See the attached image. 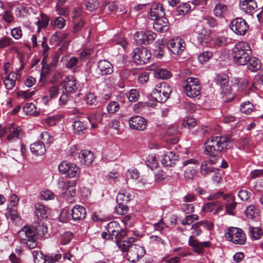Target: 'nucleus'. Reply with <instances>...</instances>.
<instances>
[{"label":"nucleus","instance_id":"obj_38","mask_svg":"<svg viewBox=\"0 0 263 263\" xmlns=\"http://www.w3.org/2000/svg\"><path fill=\"white\" fill-rule=\"evenodd\" d=\"M33 229L35 232V234H37L40 236H43L47 232V227L42 222H39L34 224Z\"/></svg>","mask_w":263,"mask_h":263},{"label":"nucleus","instance_id":"obj_3","mask_svg":"<svg viewBox=\"0 0 263 263\" xmlns=\"http://www.w3.org/2000/svg\"><path fill=\"white\" fill-rule=\"evenodd\" d=\"M133 198V192L130 190L121 189L116 197L118 205L115 208V211L118 215H124L128 211L126 205Z\"/></svg>","mask_w":263,"mask_h":263},{"label":"nucleus","instance_id":"obj_12","mask_svg":"<svg viewBox=\"0 0 263 263\" xmlns=\"http://www.w3.org/2000/svg\"><path fill=\"white\" fill-rule=\"evenodd\" d=\"M167 48L174 54H181L185 48V42L180 37L171 40L167 44Z\"/></svg>","mask_w":263,"mask_h":263},{"label":"nucleus","instance_id":"obj_43","mask_svg":"<svg viewBox=\"0 0 263 263\" xmlns=\"http://www.w3.org/2000/svg\"><path fill=\"white\" fill-rule=\"evenodd\" d=\"M154 53L156 58L161 59L164 54V46L163 43L160 41H157L155 44Z\"/></svg>","mask_w":263,"mask_h":263},{"label":"nucleus","instance_id":"obj_60","mask_svg":"<svg viewBox=\"0 0 263 263\" xmlns=\"http://www.w3.org/2000/svg\"><path fill=\"white\" fill-rule=\"evenodd\" d=\"M32 255L35 263H44L45 255L41 251L34 250L32 252Z\"/></svg>","mask_w":263,"mask_h":263},{"label":"nucleus","instance_id":"obj_62","mask_svg":"<svg viewBox=\"0 0 263 263\" xmlns=\"http://www.w3.org/2000/svg\"><path fill=\"white\" fill-rule=\"evenodd\" d=\"M14 41L11 38L8 36H4L0 39V49L4 48L13 45Z\"/></svg>","mask_w":263,"mask_h":263},{"label":"nucleus","instance_id":"obj_2","mask_svg":"<svg viewBox=\"0 0 263 263\" xmlns=\"http://www.w3.org/2000/svg\"><path fill=\"white\" fill-rule=\"evenodd\" d=\"M20 243L29 249L35 248L37 245L35 232L33 227L24 226L18 232Z\"/></svg>","mask_w":263,"mask_h":263},{"label":"nucleus","instance_id":"obj_49","mask_svg":"<svg viewBox=\"0 0 263 263\" xmlns=\"http://www.w3.org/2000/svg\"><path fill=\"white\" fill-rule=\"evenodd\" d=\"M146 165L152 170L156 169L158 166V163L157 161L156 156L153 155H149L146 160Z\"/></svg>","mask_w":263,"mask_h":263},{"label":"nucleus","instance_id":"obj_8","mask_svg":"<svg viewBox=\"0 0 263 263\" xmlns=\"http://www.w3.org/2000/svg\"><path fill=\"white\" fill-rule=\"evenodd\" d=\"M201 85L199 80L193 77L188 78L185 81L183 90L186 95L190 98H195L200 93Z\"/></svg>","mask_w":263,"mask_h":263},{"label":"nucleus","instance_id":"obj_59","mask_svg":"<svg viewBox=\"0 0 263 263\" xmlns=\"http://www.w3.org/2000/svg\"><path fill=\"white\" fill-rule=\"evenodd\" d=\"M199 219V216L197 215L192 214L186 216L181 221V223L183 225H190L192 224L194 221L198 220Z\"/></svg>","mask_w":263,"mask_h":263},{"label":"nucleus","instance_id":"obj_53","mask_svg":"<svg viewBox=\"0 0 263 263\" xmlns=\"http://www.w3.org/2000/svg\"><path fill=\"white\" fill-rule=\"evenodd\" d=\"M76 181H68L65 183L64 187L67 189L68 191L69 194L73 197L75 196L76 193Z\"/></svg>","mask_w":263,"mask_h":263},{"label":"nucleus","instance_id":"obj_42","mask_svg":"<svg viewBox=\"0 0 263 263\" xmlns=\"http://www.w3.org/2000/svg\"><path fill=\"white\" fill-rule=\"evenodd\" d=\"M98 0H86L84 2V5L86 10L92 12L97 9L99 7Z\"/></svg>","mask_w":263,"mask_h":263},{"label":"nucleus","instance_id":"obj_58","mask_svg":"<svg viewBox=\"0 0 263 263\" xmlns=\"http://www.w3.org/2000/svg\"><path fill=\"white\" fill-rule=\"evenodd\" d=\"M60 118L59 116H51L44 119L45 123L49 126H52L59 121Z\"/></svg>","mask_w":263,"mask_h":263},{"label":"nucleus","instance_id":"obj_40","mask_svg":"<svg viewBox=\"0 0 263 263\" xmlns=\"http://www.w3.org/2000/svg\"><path fill=\"white\" fill-rule=\"evenodd\" d=\"M191 10L190 5L187 3H182L176 8L177 15H184L187 14Z\"/></svg>","mask_w":263,"mask_h":263},{"label":"nucleus","instance_id":"obj_31","mask_svg":"<svg viewBox=\"0 0 263 263\" xmlns=\"http://www.w3.org/2000/svg\"><path fill=\"white\" fill-rule=\"evenodd\" d=\"M74 133L78 135L85 134L87 129L86 123L80 120L75 121L72 124Z\"/></svg>","mask_w":263,"mask_h":263},{"label":"nucleus","instance_id":"obj_27","mask_svg":"<svg viewBox=\"0 0 263 263\" xmlns=\"http://www.w3.org/2000/svg\"><path fill=\"white\" fill-rule=\"evenodd\" d=\"M17 79V74L15 72H11L8 75L3 77L5 87L8 90H12L15 85Z\"/></svg>","mask_w":263,"mask_h":263},{"label":"nucleus","instance_id":"obj_34","mask_svg":"<svg viewBox=\"0 0 263 263\" xmlns=\"http://www.w3.org/2000/svg\"><path fill=\"white\" fill-rule=\"evenodd\" d=\"M35 214L39 218H45L48 217V209L44 205L37 203L35 205Z\"/></svg>","mask_w":263,"mask_h":263},{"label":"nucleus","instance_id":"obj_1","mask_svg":"<svg viewBox=\"0 0 263 263\" xmlns=\"http://www.w3.org/2000/svg\"><path fill=\"white\" fill-rule=\"evenodd\" d=\"M251 54L250 45L244 41L238 42L232 49L234 61L238 65H246Z\"/></svg>","mask_w":263,"mask_h":263},{"label":"nucleus","instance_id":"obj_18","mask_svg":"<svg viewBox=\"0 0 263 263\" xmlns=\"http://www.w3.org/2000/svg\"><path fill=\"white\" fill-rule=\"evenodd\" d=\"M165 10L161 4H154L152 6L149 13V18L155 20L164 17Z\"/></svg>","mask_w":263,"mask_h":263},{"label":"nucleus","instance_id":"obj_45","mask_svg":"<svg viewBox=\"0 0 263 263\" xmlns=\"http://www.w3.org/2000/svg\"><path fill=\"white\" fill-rule=\"evenodd\" d=\"M60 91V86L57 85L50 87L49 89V96L43 97V100L48 101L52 98L57 97Z\"/></svg>","mask_w":263,"mask_h":263},{"label":"nucleus","instance_id":"obj_14","mask_svg":"<svg viewBox=\"0 0 263 263\" xmlns=\"http://www.w3.org/2000/svg\"><path fill=\"white\" fill-rule=\"evenodd\" d=\"M189 245L193 248L195 252L201 254L204 252V248L211 247V243L209 241L200 242L198 240L194 239L193 236H191L189 240Z\"/></svg>","mask_w":263,"mask_h":263},{"label":"nucleus","instance_id":"obj_30","mask_svg":"<svg viewBox=\"0 0 263 263\" xmlns=\"http://www.w3.org/2000/svg\"><path fill=\"white\" fill-rule=\"evenodd\" d=\"M30 148L31 153L36 156L43 155L46 152V147L43 142H37L31 144Z\"/></svg>","mask_w":263,"mask_h":263},{"label":"nucleus","instance_id":"obj_52","mask_svg":"<svg viewBox=\"0 0 263 263\" xmlns=\"http://www.w3.org/2000/svg\"><path fill=\"white\" fill-rule=\"evenodd\" d=\"M23 110L27 115H33L34 116H37L38 115V114L36 112L35 106L32 103L26 104Z\"/></svg>","mask_w":263,"mask_h":263},{"label":"nucleus","instance_id":"obj_16","mask_svg":"<svg viewBox=\"0 0 263 263\" xmlns=\"http://www.w3.org/2000/svg\"><path fill=\"white\" fill-rule=\"evenodd\" d=\"M214 143V137H211L205 143V151L211 157L210 161L212 163H216L219 158V155H217L216 146Z\"/></svg>","mask_w":263,"mask_h":263},{"label":"nucleus","instance_id":"obj_47","mask_svg":"<svg viewBox=\"0 0 263 263\" xmlns=\"http://www.w3.org/2000/svg\"><path fill=\"white\" fill-rule=\"evenodd\" d=\"M253 109L254 106L250 101L242 102L240 107V111L246 114H250Z\"/></svg>","mask_w":263,"mask_h":263},{"label":"nucleus","instance_id":"obj_9","mask_svg":"<svg viewBox=\"0 0 263 263\" xmlns=\"http://www.w3.org/2000/svg\"><path fill=\"white\" fill-rule=\"evenodd\" d=\"M132 57L137 64L143 65L148 62L151 58V53L146 48L140 47L134 49Z\"/></svg>","mask_w":263,"mask_h":263},{"label":"nucleus","instance_id":"obj_56","mask_svg":"<svg viewBox=\"0 0 263 263\" xmlns=\"http://www.w3.org/2000/svg\"><path fill=\"white\" fill-rule=\"evenodd\" d=\"M212 55V52L208 51H204L198 55V60L201 64H204L207 62Z\"/></svg>","mask_w":263,"mask_h":263},{"label":"nucleus","instance_id":"obj_61","mask_svg":"<svg viewBox=\"0 0 263 263\" xmlns=\"http://www.w3.org/2000/svg\"><path fill=\"white\" fill-rule=\"evenodd\" d=\"M73 163L66 161H62L60 163L58 166L59 172L61 174L64 175L67 173L68 168H70L71 165Z\"/></svg>","mask_w":263,"mask_h":263},{"label":"nucleus","instance_id":"obj_5","mask_svg":"<svg viewBox=\"0 0 263 263\" xmlns=\"http://www.w3.org/2000/svg\"><path fill=\"white\" fill-rule=\"evenodd\" d=\"M226 238L236 245H243L246 241V235L244 231L237 227H230L225 232Z\"/></svg>","mask_w":263,"mask_h":263},{"label":"nucleus","instance_id":"obj_37","mask_svg":"<svg viewBox=\"0 0 263 263\" xmlns=\"http://www.w3.org/2000/svg\"><path fill=\"white\" fill-rule=\"evenodd\" d=\"M155 77L158 79H167L170 78L172 74L168 70L163 68H158L154 72Z\"/></svg>","mask_w":263,"mask_h":263},{"label":"nucleus","instance_id":"obj_13","mask_svg":"<svg viewBox=\"0 0 263 263\" xmlns=\"http://www.w3.org/2000/svg\"><path fill=\"white\" fill-rule=\"evenodd\" d=\"M128 124L132 129L142 131L146 128L147 121L141 116H135L129 118Z\"/></svg>","mask_w":263,"mask_h":263},{"label":"nucleus","instance_id":"obj_7","mask_svg":"<svg viewBox=\"0 0 263 263\" xmlns=\"http://www.w3.org/2000/svg\"><path fill=\"white\" fill-rule=\"evenodd\" d=\"M172 92V89L170 85L165 82L157 85L153 92L154 97L156 101L164 103L169 98Z\"/></svg>","mask_w":263,"mask_h":263},{"label":"nucleus","instance_id":"obj_4","mask_svg":"<svg viewBox=\"0 0 263 263\" xmlns=\"http://www.w3.org/2000/svg\"><path fill=\"white\" fill-rule=\"evenodd\" d=\"M215 82L222 89L221 94L223 95L224 101L230 102L232 101L235 96L234 93H232L231 87L228 85V75L223 73L218 74L215 78Z\"/></svg>","mask_w":263,"mask_h":263},{"label":"nucleus","instance_id":"obj_41","mask_svg":"<svg viewBox=\"0 0 263 263\" xmlns=\"http://www.w3.org/2000/svg\"><path fill=\"white\" fill-rule=\"evenodd\" d=\"M228 10V6L223 4H218L216 5L214 12L216 16L223 17Z\"/></svg>","mask_w":263,"mask_h":263},{"label":"nucleus","instance_id":"obj_29","mask_svg":"<svg viewBox=\"0 0 263 263\" xmlns=\"http://www.w3.org/2000/svg\"><path fill=\"white\" fill-rule=\"evenodd\" d=\"M213 164L210 160L209 162L208 161L202 162L200 166V173L202 176L205 177L212 175L213 172L216 171V168L212 166Z\"/></svg>","mask_w":263,"mask_h":263},{"label":"nucleus","instance_id":"obj_51","mask_svg":"<svg viewBox=\"0 0 263 263\" xmlns=\"http://www.w3.org/2000/svg\"><path fill=\"white\" fill-rule=\"evenodd\" d=\"M41 19L38 20L36 23L39 30L41 28H45L48 26L50 20L49 17L45 14H41Z\"/></svg>","mask_w":263,"mask_h":263},{"label":"nucleus","instance_id":"obj_54","mask_svg":"<svg viewBox=\"0 0 263 263\" xmlns=\"http://www.w3.org/2000/svg\"><path fill=\"white\" fill-rule=\"evenodd\" d=\"M71 101L70 96L67 95V93H65L64 91L60 96L59 100V104L61 107H64L68 105L69 101Z\"/></svg>","mask_w":263,"mask_h":263},{"label":"nucleus","instance_id":"obj_21","mask_svg":"<svg viewBox=\"0 0 263 263\" xmlns=\"http://www.w3.org/2000/svg\"><path fill=\"white\" fill-rule=\"evenodd\" d=\"M9 134L7 136L8 141L16 140L20 139L23 135L22 128L15 124H11L8 127Z\"/></svg>","mask_w":263,"mask_h":263},{"label":"nucleus","instance_id":"obj_20","mask_svg":"<svg viewBox=\"0 0 263 263\" xmlns=\"http://www.w3.org/2000/svg\"><path fill=\"white\" fill-rule=\"evenodd\" d=\"M97 69L101 76L110 74L114 71L112 65L106 60H100L98 62Z\"/></svg>","mask_w":263,"mask_h":263},{"label":"nucleus","instance_id":"obj_28","mask_svg":"<svg viewBox=\"0 0 263 263\" xmlns=\"http://www.w3.org/2000/svg\"><path fill=\"white\" fill-rule=\"evenodd\" d=\"M239 6L242 11L249 13L257 8V4L255 0H240Z\"/></svg>","mask_w":263,"mask_h":263},{"label":"nucleus","instance_id":"obj_50","mask_svg":"<svg viewBox=\"0 0 263 263\" xmlns=\"http://www.w3.org/2000/svg\"><path fill=\"white\" fill-rule=\"evenodd\" d=\"M246 216L250 219H253L258 214V210L254 205H250L245 210Z\"/></svg>","mask_w":263,"mask_h":263},{"label":"nucleus","instance_id":"obj_55","mask_svg":"<svg viewBox=\"0 0 263 263\" xmlns=\"http://www.w3.org/2000/svg\"><path fill=\"white\" fill-rule=\"evenodd\" d=\"M28 13V8L22 5H18L15 10V15L19 17L25 16Z\"/></svg>","mask_w":263,"mask_h":263},{"label":"nucleus","instance_id":"obj_17","mask_svg":"<svg viewBox=\"0 0 263 263\" xmlns=\"http://www.w3.org/2000/svg\"><path fill=\"white\" fill-rule=\"evenodd\" d=\"M211 31L207 30L204 28L201 29L200 31L195 32V36L198 45H205L209 43L211 40Z\"/></svg>","mask_w":263,"mask_h":263},{"label":"nucleus","instance_id":"obj_25","mask_svg":"<svg viewBox=\"0 0 263 263\" xmlns=\"http://www.w3.org/2000/svg\"><path fill=\"white\" fill-rule=\"evenodd\" d=\"M72 219L74 221L83 220L86 216L85 209L81 205H76L71 209Z\"/></svg>","mask_w":263,"mask_h":263},{"label":"nucleus","instance_id":"obj_10","mask_svg":"<svg viewBox=\"0 0 263 263\" xmlns=\"http://www.w3.org/2000/svg\"><path fill=\"white\" fill-rule=\"evenodd\" d=\"M230 28L236 34L244 35L249 29V25L245 19L237 17L232 21Z\"/></svg>","mask_w":263,"mask_h":263},{"label":"nucleus","instance_id":"obj_22","mask_svg":"<svg viewBox=\"0 0 263 263\" xmlns=\"http://www.w3.org/2000/svg\"><path fill=\"white\" fill-rule=\"evenodd\" d=\"M223 200L227 201L226 210L227 213L234 215L233 210L236 208L237 203L235 202V197L231 194H226L223 196Z\"/></svg>","mask_w":263,"mask_h":263},{"label":"nucleus","instance_id":"obj_23","mask_svg":"<svg viewBox=\"0 0 263 263\" xmlns=\"http://www.w3.org/2000/svg\"><path fill=\"white\" fill-rule=\"evenodd\" d=\"M59 58L58 55H54L52 57V62L49 64H47L45 62L46 57H44L41 62L42 65L41 75L46 76L48 74L52 69L57 66Z\"/></svg>","mask_w":263,"mask_h":263},{"label":"nucleus","instance_id":"obj_33","mask_svg":"<svg viewBox=\"0 0 263 263\" xmlns=\"http://www.w3.org/2000/svg\"><path fill=\"white\" fill-rule=\"evenodd\" d=\"M248 234L252 240H258L262 236L263 232L259 227L250 226Z\"/></svg>","mask_w":263,"mask_h":263},{"label":"nucleus","instance_id":"obj_63","mask_svg":"<svg viewBox=\"0 0 263 263\" xmlns=\"http://www.w3.org/2000/svg\"><path fill=\"white\" fill-rule=\"evenodd\" d=\"M139 96V91L135 89H133L129 92L128 99L129 101L135 102L138 100Z\"/></svg>","mask_w":263,"mask_h":263},{"label":"nucleus","instance_id":"obj_46","mask_svg":"<svg viewBox=\"0 0 263 263\" xmlns=\"http://www.w3.org/2000/svg\"><path fill=\"white\" fill-rule=\"evenodd\" d=\"M61 257L62 254L60 253L45 255L44 263H55L59 261Z\"/></svg>","mask_w":263,"mask_h":263},{"label":"nucleus","instance_id":"obj_36","mask_svg":"<svg viewBox=\"0 0 263 263\" xmlns=\"http://www.w3.org/2000/svg\"><path fill=\"white\" fill-rule=\"evenodd\" d=\"M65 19L61 16L52 18L50 23L51 26L59 29H63L65 26Z\"/></svg>","mask_w":263,"mask_h":263},{"label":"nucleus","instance_id":"obj_39","mask_svg":"<svg viewBox=\"0 0 263 263\" xmlns=\"http://www.w3.org/2000/svg\"><path fill=\"white\" fill-rule=\"evenodd\" d=\"M135 238L131 237L128 239V240L121 241L120 242H118L116 243L119 248L123 252H127L130 246H133L132 243L135 241Z\"/></svg>","mask_w":263,"mask_h":263},{"label":"nucleus","instance_id":"obj_57","mask_svg":"<svg viewBox=\"0 0 263 263\" xmlns=\"http://www.w3.org/2000/svg\"><path fill=\"white\" fill-rule=\"evenodd\" d=\"M134 40L137 44H146L145 32H137L134 35Z\"/></svg>","mask_w":263,"mask_h":263},{"label":"nucleus","instance_id":"obj_32","mask_svg":"<svg viewBox=\"0 0 263 263\" xmlns=\"http://www.w3.org/2000/svg\"><path fill=\"white\" fill-rule=\"evenodd\" d=\"M246 65L248 68L252 71L257 70L261 66L259 60L255 57L251 56H249V59H248Z\"/></svg>","mask_w":263,"mask_h":263},{"label":"nucleus","instance_id":"obj_26","mask_svg":"<svg viewBox=\"0 0 263 263\" xmlns=\"http://www.w3.org/2000/svg\"><path fill=\"white\" fill-rule=\"evenodd\" d=\"M79 159L81 163L86 165H89L93 161V154L89 150H82L79 153Z\"/></svg>","mask_w":263,"mask_h":263},{"label":"nucleus","instance_id":"obj_6","mask_svg":"<svg viewBox=\"0 0 263 263\" xmlns=\"http://www.w3.org/2000/svg\"><path fill=\"white\" fill-rule=\"evenodd\" d=\"M121 107L119 103L115 101L109 102L106 107L107 113L104 112H97L92 114L88 118V120L91 122L92 119H95L97 122H101L104 118H107L111 115H114L120 110Z\"/></svg>","mask_w":263,"mask_h":263},{"label":"nucleus","instance_id":"obj_15","mask_svg":"<svg viewBox=\"0 0 263 263\" xmlns=\"http://www.w3.org/2000/svg\"><path fill=\"white\" fill-rule=\"evenodd\" d=\"M62 85L67 93L74 92L79 88L77 79L72 76H68L63 80Z\"/></svg>","mask_w":263,"mask_h":263},{"label":"nucleus","instance_id":"obj_44","mask_svg":"<svg viewBox=\"0 0 263 263\" xmlns=\"http://www.w3.org/2000/svg\"><path fill=\"white\" fill-rule=\"evenodd\" d=\"M263 86V73L262 74L256 75L253 80L252 85L249 87L251 91H254L257 87Z\"/></svg>","mask_w":263,"mask_h":263},{"label":"nucleus","instance_id":"obj_64","mask_svg":"<svg viewBox=\"0 0 263 263\" xmlns=\"http://www.w3.org/2000/svg\"><path fill=\"white\" fill-rule=\"evenodd\" d=\"M145 36L146 44H150L155 40L157 34L152 31H147L145 32Z\"/></svg>","mask_w":263,"mask_h":263},{"label":"nucleus","instance_id":"obj_48","mask_svg":"<svg viewBox=\"0 0 263 263\" xmlns=\"http://www.w3.org/2000/svg\"><path fill=\"white\" fill-rule=\"evenodd\" d=\"M213 44L215 46L221 47L226 46L229 42V39L221 35L213 39Z\"/></svg>","mask_w":263,"mask_h":263},{"label":"nucleus","instance_id":"obj_35","mask_svg":"<svg viewBox=\"0 0 263 263\" xmlns=\"http://www.w3.org/2000/svg\"><path fill=\"white\" fill-rule=\"evenodd\" d=\"M106 229L108 233L110 234L113 238L115 234L117 232H119V231L121 230V228L119 223L116 221H112L109 222Z\"/></svg>","mask_w":263,"mask_h":263},{"label":"nucleus","instance_id":"obj_24","mask_svg":"<svg viewBox=\"0 0 263 263\" xmlns=\"http://www.w3.org/2000/svg\"><path fill=\"white\" fill-rule=\"evenodd\" d=\"M154 21L153 27L156 31L164 32L168 30L170 24L166 17L159 18Z\"/></svg>","mask_w":263,"mask_h":263},{"label":"nucleus","instance_id":"obj_19","mask_svg":"<svg viewBox=\"0 0 263 263\" xmlns=\"http://www.w3.org/2000/svg\"><path fill=\"white\" fill-rule=\"evenodd\" d=\"M215 145L216 146L217 155H221L223 151L227 149L228 143L230 142V139L225 136H216L214 137Z\"/></svg>","mask_w":263,"mask_h":263},{"label":"nucleus","instance_id":"obj_11","mask_svg":"<svg viewBox=\"0 0 263 263\" xmlns=\"http://www.w3.org/2000/svg\"><path fill=\"white\" fill-rule=\"evenodd\" d=\"M145 254V250L143 247L134 245L129 248L126 253V257L129 261L135 262Z\"/></svg>","mask_w":263,"mask_h":263}]
</instances>
